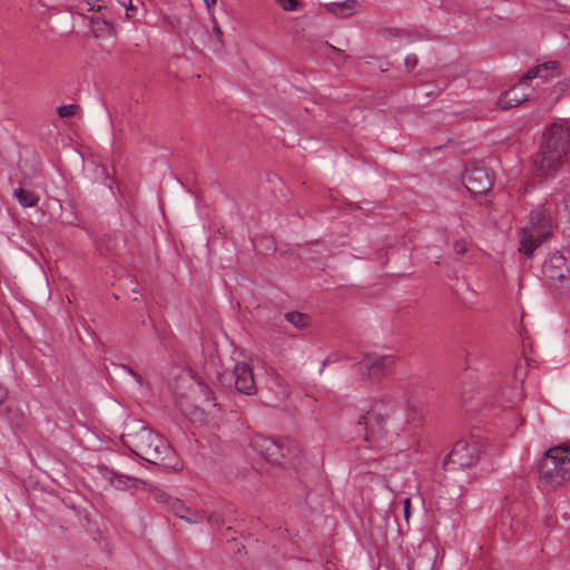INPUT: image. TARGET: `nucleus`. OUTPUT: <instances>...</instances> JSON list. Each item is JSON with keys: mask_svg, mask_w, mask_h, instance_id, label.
Returning <instances> with one entry per match:
<instances>
[{"mask_svg": "<svg viewBox=\"0 0 570 570\" xmlns=\"http://www.w3.org/2000/svg\"><path fill=\"white\" fill-rule=\"evenodd\" d=\"M155 500L158 502V503H163L165 504V507H167L169 504V501L170 500H174V498H171L170 495H168L166 492H157L155 494Z\"/></svg>", "mask_w": 570, "mask_h": 570, "instance_id": "obj_27", "label": "nucleus"}, {"mask_svg": "<svg viewBox=\"0 0 570 570\" xmlns=\"http://www.w3.org/2000/svg\"><path fill=\"white\" fill-rule=\"evenodd\" d=\"M454 250L458 255H464L466 252V244L463 240L455 242Z\"/></svg>", "mask_w": 570, "mask_h": 570, "instance_id": "obj_29", "label": "nucleus"}, {"mask_svg": "<svg viewBox=\"0 0 570 570\" xmlns=\"http://www.w3.org/2000/svg\"><path fill=\"white\" fill-rule=\"evenodd\" d=\"M119 6L126 9V17L131 19L135 17L137 12V8L132 4V0H116Z\"/></svg>", "mask_w": 570, "mask_h": 570, "instance_id": "obj_22", "label": "nucleus"}, {"mask_svg": "<svg viewBox=\"0 0 570 570\" xmlns=\"http://www.w3.org/2000/svg\"><path fill=\"white\" fill-rule=\"evenodd\" d=\"M569 150L570 129L566 121H554L543 134V141L533 165L541 175H553L563 164Z\"/></svg>", "mask_w": 570, "mask_h": 570, "instance_id": "obj_5", "label": "nucleus"}, {"mask_svg": "<svg viewBox=\"0 0 570 570\" xmlns=\"http://www.w3.org/2000/svg\"><path fill=\"white\" fill-rule=\"evenodd\" d=\"M542 274L556 291L570 294V262L560 252L551 253L542 264Z\"/></svg>", "mask_w": 570, "mask_h": 570, "instance_id": "obj_7", "label": "nucleus"}, {"mask_svg": "<svg viewBox=\"0 0 570 570\" xmlns=\"http://www.w3.org/2000/svg\"><path fill=\"white\" fill-rule=\"evenodd\" d=\"M13 196L23 207H35L39 203V196L36 193L24 188H16L13 190Z\"/></svg>", "mask_w": 570, "mask_h": 570, "instance_id": "obj_16", "label": "nucleus"}, {"mask_svg": "<svg viewBox=\"0 0 570 570\" xmlns=\"http://www.w3.org/2000/svg\"><path fill=\"white\" fill-rule=\"evenodd\" d=\"M522 396H523V394H522V389H521V386L517 385V386H514V387H513V390H512L511 394L509 395L508 401H509L510 403H515V402H518L519 400H521V399H522Z\"/></svg>", "mask_w": 570, "mask_h": 570, "instance_id": "obj_26", "label": "nucleus"}, {"mask_svg": "<svg viewBox=\"0 0 570 570\" xmlns=\"http://www.w3.org/2000/svg\"><path fill=\"white\" fill-rule=\"evenodd\" d=\"M168 511H170L175 517L183 519L185 518V513L189 512V508L186 507L179 499L174 498V500L169 501V504L166 507Z\"/></svg>", "mask_w": 570, "mask_h": 570, "instance_id": "obj_18", "label": "nucleus"}, {"mask_svg": "<svg viewBox=\"0 0 570 570\" xmlns=\"http://www.w3.org/2000/svg\"><path fill=\"white\" fill-rule=\"evenodd\" d=\"M79 109L78 105L70 104V105H62L58 107L57 112L59 117L61 118H70L76 115L77 110Z\"/></svg>", "mask_w": 570, "mask_h": 570, "instance_id": "obj_21", "label": "nucleus"}, {"mask_svg": "<svg viewBox=\"0 0 570 570\" xmlns=\"http://www.w3.org/2000/svg\"><path fill=\"white\" fill-rule=\"evenodd\" d=\"M424 406L415 400L405 402L404 414L400 402L393 396H383L375 401L371 409L360 416L357 424L363 426L364 440L373 445H381L389 436L399 435L405 428L422 426Z\"/></svg>", "mask_w": 570, "mask_h": 570, "instance_id": "obj_1", "label": "nucleus"}, {"mask_svg": "<svg viewBox=\"0 0 570 570\" xmlns=\"http://www.w3.org/2000/svg\"><path fill=\"white\" fill-rule=\"evenodd\" d=\"M81 10H86V11H92L94 10V6L90 3V2H86L83 4V7L81 8Z\"/></svg>", "mask_w": 570, "mask_h": 570, "instance_id": "obj_34", "label": "nucleus"}, {"mask_svg": "<svg viewBox=\"0 0 570 570\" xmlns=\"http://www.w3.org/2000/svg\"><path fill=\"white\" fill-rule=\"evenodd\" d=\"M462 181L469 193L473 195L487 193L493 184L489 170L479 164L472 165L465 169Z\"/></svg>", "mask_w": 570, "mask_h": 570, "instance_id": "obj_10", "label": "nucleus"}, {"mask_svg": "<svg viewBox=\"0 0 570 570\" xmlns=\"http://www.w3.org/2000/svg\"><path fill=\"white\" fill-rule=\"evenodd\" d=\"M529 90L528 81L522 78L518 85L502 94L497 104L503 110L517 107L528 99L530 96Z\"/></svg>", "mask_w": 570, "mask_h": 570, "instance_id": "obj_13", "label": "nucleus"}, {"mask_svg": "<svg viewBox=\"0 0 570 570\" xmlns=\"http://www.w3.org/2000/svg\"><path fill=\"white\" fill-rule=\"evenodd\" d=\"M8 397V390L0 383V404H2Z\"/></svg>", "mask_w": 570, "mask_h": 570, "instance_id": "obj_32", "label": "nucleus"}, {"mask_svg": "<svg viewBox=\"0 0 570 570\" xmlns=\"http://www.w3.org/2000/svg\"><path fill=\"white\" fill-rule=\"evenodd\" d=\"M229 375L230 380L234 381L235 390L237 392L246 395H253L256 393L253 370L247 363H236Z\"/></svg>", "mask_w": 570, "mask_h": 570, "instance_id": "obj_12", "label": "nucleus"}, {"mask_svg": "<svg viewBox=\"0 0 570 570\" xmlns=\"http://www.w3.org/2000/svg\"><path fill=\"white\" fill-rule=\"evenodd\" d=\"M254 448L267 461L281 464L286 458L295 456L298 452V445L294 441H276L271 438L258 436L254 440Z\"/></svg>", "mask_w": 570, "mask_h": 570, "instance_id": "obj_8", "label": "nucleus"}, {"mask_svg": "<svg viewBox=\"0 0 570 570\" xmlns=\"http://www.w3.org/2000/svg\"><path fill=\"white\" fill-rule=\"evenodd\" d=\"M560 76L559 63L557 61H548L542 65L535 66L527 71L523 76L524 80L541 78L548 80Z\"/></svg>", "mask_w": 570, "mask_h": 570, "instance_id": "obj_14", "label": "nucleus"}, {"mask_svg": "<svg viewBox=\"0 0 570 570\" xmlns=\"http://www.w3.org/2000/svg\"><path fill=\"white\" fill-rule=\"evenodd\" d=\"M285 11H295L298 7V0H276Z\"/></svg>", "mask_w": 570, "mask_h": 570, "instance_id": "obj_23", "label": "nucleus"}, {"mask_svg": "<svg viewBox=\"0 0 570 570\" xmlns=\"http://www.w3.org/2000/svg\"><path fill=\"white\" fill-rule=\"evenodd\" d=\"M330 12L340 18H348L361 9V3L356 0H344L342 2H333L327 4Z\"/></svg>", "mask_w": 570, "mask_h": 570, "instance_id": "obj_15", "label": "nucleus"}, {"mask_svg": "<svg viewBox=\"0 0 570 570\" xmlns=\"http://www.w3.org/2000/svg\"><path fill=\"white\" fill-rule=\"evenodd\" d=\"M391 358L389 356L367 354L356 365L357 372L366 375L370 380H380L387 374Z\"/></svg>", "mask_w": 570, "mask_h": 570, "instance_id": "obj_11", "label": "nucleus"}, {"mask_svg": "<svg viewBox=\"0 0 570 570\" xmlns=\"http://www.w3.org/2000/svg\"><path fill=\"white\" fill-rule=\"evenodd\" d=\"M417 62H419V60L415 55H407L404 60L406 70L412 71L413 69H415L417 66Z\"/></svg>", "mask_w": 570, "mask_h": 570, "instance_id": "obj_25", "label": "nucleus"}, {"mask_svg": "<svg viewBox=\"0 0 570 570\" xmlns=\"http://www.w3.org/2000/svg\"><path fill=\"white\" fill-rule=\"evenodd\" d=\"M206 4L209 14H213V9L216 6L217 0H203Z\"/></svg>", "mask_w": 570, "mask_h": 570, "instance_id": "obj_33", "label": "nucleus"}, {"mask_svg": "<svg viewBox=\"0 0 570 570\" xmlns=\"http://www.w3.org/2000/svg\"><path fill=\"white\" fill-rule=\"evenodd\" d=\"M553 216L557 222L570 223V197L553 194L542 209L531 214L529 225L520 232V250L528 257L551 234Z\"/></svg>", "mask_w": 570, "mask_h": 570, "instance_id": "obj_3", "label": "nucleus"}, {"mask_svg": "<svg viewBox=\"0 0 570 570\" xmlns=\"http://www.w3.org/2000/svg\"><path fill=\"white\" fill-rule=\"evenodd\" d=\"M284 317L297 330H303L309 324V316L301 312H288Z\"/></svg>", "mask_w": 570, "mask_h": 570, "instance_id": "obj_17", "label": "nucleus"}, {"mask_svg": "<svg viewBox=\"0 0 570 570\" xmlns=\"http://www.w3.org/2000/svg\"><path fill=\"white\" fill-rule=\"evenodd\" d=\"M121 368L126 371L129 375H131L136 380V382L141 384V376L138 373H136L131 367L121 365Z\"/></svg>", "mask_w": 570, "mask_h": 570, "instance_id": "obj_30", "label": "nucleus"}, {"mask_svg": "<svg viewBox=\"0 0 570 570\" xmlns=\"http://www.w3.org/2000/svg\"><path fill=\"white\" fill-rule=\"evenodd\" d=\"M410 509H411V499L406 498L403 501V513H404V519L406 522H409V520H410V515H411Z\"/></svg>", "mask_w": 570, "mask_h": 570, "instance_id": "obj_28", "label": "nucleus"}, {"mask_svg": "<svg viewBox=\"0 0 570 570\" xmlns=\"http://www.w3.org/2000/svg\"><path fill=\"white\" fill-rule=\"evenodd\" d=\"M121 442L137 456L165 470L179 471L183 468L170 443L141 422L128 423L121 435Z\"/></svg>", "mask_w": 570, "mask_h": 570, "instance_id": "obj_2", "label": "nucleus"}, {"mask_svg": "<svg viewBox=\"0 0 570 570\" xmlns=\"http://www.w3.org/2000/svg\"><path fill=\"white\" fill-rule=\"evenodd\" d=\"M540 481L544 487L556 489L570 481V444L547 450L539 465Z\"/></svg>", "mask_w": 570, "mask_h": 570, "instance_id": "obj_6", "label": "nucleus"}, {"mask_svg": "<svg viewBox=\"0 0 570 570\" xmlns=\"http://www.w3.org/2000/svg\"><path fill=\"white\" fill-rule=\"evenodd\" d=\"M207 521L210 523V524H217V525H220L223 524V521L219 517L215 515V514H210L207 517Z\"/></svg>", "mask_w": 570, "mask_h": 570, "instance_id": "obj_31", "label": "nucleus"}, {"mask_svg": "<svg viewBox=\"0 0 570 570\" xmlns=\"http://www.w3.org/2000/svg\"><path fill=\"white\" fill-rule=\"evenodd\" d=\"M210 16V20L213 22V31L214 33L216 35L217 37V40H218V43L219 46H223V31L217 22V19L216 17L213 14H209Z\"/></svg>", "mask_w": 570, "mask_h": 570, "instance_id": "obj_24", "label": "nucleus"}, {"mask_svg": "<svg viewBox=\"0 0 570 570\" xmlns=\"http://www.w3.org/2000/svg\"><path fill=\"white\" fill-rule=\"evenodd\" d=\"M337 358H333L332 355L327 356L326 362H335Z\"/></svg>", "mask_w": 570, "mask_h": 570, "instance_id": "obj_35", "label": "nucleus"}, {"mask_svg": "<svg viewBox=\"0 0 570 570\" xmlns=\"http://www.w3.org/2000/svg\"><path fill=\"white\" fill-rule=\"evenodd\" d=\"M569 150L570 129L566 121H554L543 134V141L533 165L541 175H553L563 164Z\"/></svg>", "mask_w": 570, "mask_h": 570, "instance_id": "obj_4", "label": "nucleus"}, {"mask_svg": "<svg viewBox=\"0 0 570 570\" xmlns=\"http://www.w3.org/2000/svg\"><path fill=\"white\" fill-rule=\"evenodd\" d=\"M91 30L96 37L104 36L110 31V26L104 19L92 18L90 21Z\"/></svg>", "mask_w": 570, "mask_h": 570, "instance_id": "obj_19", "label": "nucleus"}, {"mask_svg": "<svg viewBox=\"0 0 570 570\" xmlns=\"http://www.w3.org/2000/svg\"><path fill=\"white\" fill-rule=\"evenodd\" d=\"M205 519H206V515L204 512L197 511V510H191V509H189V512H186L185 518H183V520H185L186 522L191 523V524L199 523V522L204 521Z\"/></svg>", "mask_w": 570, "mask_h": 570, "instance_id": "obj_20", "label": "nucleus"}, {"mask_svg": "<svg viewBox=\"0 0 570 570\" xmlns=\"http://www.w3.org/2000/svg\"><path fill=\"white\" fill-rule=\"evenodd\" d=\"M480 456V450L476 443L459 441L452 451L444 459V465H456L459 468H469L475 464Z\"/></svg>", "mask_w": 570, "mask_h": 570, "instance_id": "obj_9", "label": "nucleus"}]
</instances>
